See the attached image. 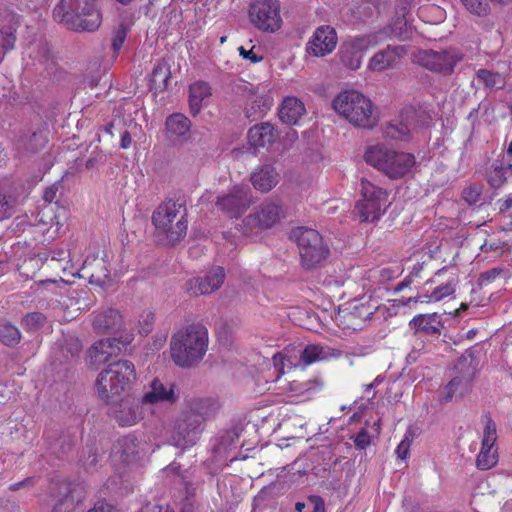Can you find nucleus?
<instances>
[{
    "instance_id": "f8f14e48",
    "label": "nucleus",
    "mask_w": 512,
    "mask_h": 512,
    "mask_svg": "<svg viewBox=\"0 0 512 512\" xmlns=\"http://www.w3.org/2000/svg\"><path fill=\"white\" fill-rule=\"evenodd\" d=\"M250 22L263 32H275L281 28L280 3L278 0H254L248 11Z\"/></svg>"
},
{
    "instance_id": "f257e3e1",
    "label": "nucleus",
    "mask_w": 512,
    "mask_h": 512,
    "mask_svg": "<svg viewBox=\"0 0 512 512\" xmlns=\"http://www.w3.org/2000/svg\"><path fill=\"white\" fill-rule=\"evenodd\" d=\"M332 109L342 119L358 129L371 130L379 122L378 108L360 90L343 89L332 100Z\"/></svg>"
},
{
    "instance_id": "6ab92c4d",
    "label": "nucleus",
    "mask_w": 512,
    "mask_h": 512,
    "mask_svg": "<svg viewBox=\"0 0 512 512\" xmlns=\"http://www.w3.org/2000/svg\"><path fill=\"white\" fill-rule=\"evenodd\" d=\"M224 279V269L220 266L213 267L203 277L188 280L185 289L192 296L210 294L222 286Z\"/></svg>"
},
{
    "instance_id": "4be33fe9",
    "label": "nucleus",
    "mask_w": 512,
    "mask_h": 512,
    "mask_svg": "<svg viewBox=\"0 0 512 512\" xmlns=\"http://www.w3.org/2000/svg\"><path fill=\"white\" fill-rule=\"evenodd\" d=\"M472 378L470 374L453 377L444 387L438 391V402L446 405L458 401L470 393Z\"/></svg>"
},
{
    "instance_id": "de8ad7c7",
    "label": "nucleus",
    "mask_w": 512,
    "mask_h": 512,
    "mask_svg": "<svg viewBox=\"0 0 512 512\" xmlns=\"http://www.w3.org/2000/svg\"><path fill=\"white\" fill-rule=\"evenodd\" d=\"M76 503L72 496L66 495L55 506L54 512H72L75 509Z\"/></svg>"
},
{
    "instance_id": "58836bf2",
    "label": "nucleus",
    "mask_w": 512,
    "mask_h": 512,
    "mask_svg": "<svg viewBox=\"0 0 512 512\" xmlns=\"http://www.w3.org/2000/svg\"><path fill=\"white\" fill-rule=\"evenodd\" d=\"M477 77L485 84L486 87L491 89L502 88L505 85V79L499 73H494L488 70H480L478 71Z\"/></svg>"
},
{
    "instance_id": "e433bc0d",
    "label": "nucleus",
    "mask_w": 512,
    "mask_h": 512,
    "mask_svg": "<svg viewBox=\"0 0 512 512\" xmlns=\"http://www.w3.org/2000/svg\"><path fill=\"white\" fill-rule=\"evenodd\" d=\"M458 283V275L455 272H451L446 283L440 284L433 289V299L436 300V302H439L449 296H453Z\"/></svg>"
},
{
    "instance_id": "72a5a7b5",
    "label": "nucleus",
    "mask_w": 512,
    "mask_h": 512,
    "mask_svg": "<svg viewBox=\"0 0 512 512\" xmlns=\"http://www.w3.org/2000/svg\"><path fill=\"white\" fill-rule=\"evenodd\" d=\"M211 96L210 86L203 81H198L190 85L189 106L193 115H196L202 109L203 103Z\"/></svg>"
},
{
    "instance_id": "f03ea898",
    "label": "nucleus",
    "mask_w": 512,
    "mask_h": 512,
    "mask_svg": "<svg viewBox=\"0 0 512 512\" xmlns=\"http://www.w3.org/2000/svg\"><path fill=\"white\" fill-rule=\"evenodd\" d=\"M411 33V27L408 25L405 13L401 18H397L390 27V34L384 30L372 32L366 35L350 37L343 42L340 48L341 62L350 70L360 68L363 57L371 48L384 43L389 36L406 39Z\"/></svg>"
},
{
    "instance_id": "603ef678",
    "label": "nucleus",
    "mask_w": 512,
    "mask_h": 512,
    "mask_svg": "<svg viewBox=\"0 0 512 512\" xmlns=\"http://www.w3.org/2000/svg\"><path fill=\"white\" fill-rule=\"evenodd\" d=\"M481 195V191L478 187H469L463 191V198L469 204H475L478 202Z\"/></svg>"
},
{
    "instance_id": "69168bd1",
    "label": "nucleus",
    "mask_w": 512,
    "mask_h": 512,
    "mask_svg": "<svg viewBox=\"0 0 512 512\" xmlns=\"http://www.w3.org/2000/svg\"><path fill=\"white\" fill-rule=\"evenodd\" d=\"M304 508L305 504L302 502H297L295 505V509L297 510V512H303Z\"/></svg>"
},
{
    "instance_id": "f704fd0d",
    "label": "nucleus",
    "mask_w": 512,
    "mask_h": 512,
    "mask_svg": "<svg viewBox=\"0 0 512 512\" xmlns=\"http://www.w3.org/2000/svg\"><path fill=\"white\" fill-rule=\"evenodd\" d=\"M438 316L436 314H420L412 318L410 326L413 329L421 330L426 333H436L438 331Z\"/></svg>"
},
{
    "instance_id": "a878e982",
    "label": "nucleus",
    "mask_w": 512,
    "mask_h": 512,
    "mask_svg": "<svg viewBox=\"0 0 512 512\" xmlns=\"http://www.w3.org/2000/svg\"><path fill=\"white\" fill-rule=\"evenodd\" d=\"M83 271L90 283L104 287L109 283V271L103 258L88 256L83 264Z\"/></svg>"
},
{
    "instance_id": "5701e85b",
    "label": "nucleus",
    "mask_w": 512,
    "mask_h": 512,
    "mask_svg": "<svg viewBox=\"0 0 512 512\" xmlns=\"http://www.w3.org/2000/svg\"><path fill=\"white\" fill-rule=\"evenodd\" d=\"M301 353L302 347L300 345H291L273 355L272 362L274 369L277 371L276 380L292 368L303 366Z\"/></svg>"
},
{
    "instance_id": "4468645a",
    "label": "nucleus",
    "mask_w": 512,
    "mask_h": 512,
    "mask_svg": "<svg viewBox=\"0 0 512 512\" xmlns=\"http://www.w3.org/2000/svg\"><path fill=\"white\" fill-rule=\"evenodd\" d=\"M248 185H235L226 193L217 197L216 207L230 218L240 217L252 203Z\"/></svg>"
},
{
    "instance_id": "052dcab7",
    "label": "nucleus",
    "mask_w": 512,
    "mask_h": 512,
    "mask_svg": "<svg viewBox=\"0 0 512 512\" xmlns=\"http://www.w3.org/2000/svg\"><path fill=\"white\" fill-rule=\"evenodd\" d=\"M449 271H450V268H448V267H443V268L439 269V270L435 273L434 278H432V279H430V280H428V281L426 282V285H427L428 283H436V282H437V278L441 277L442 275L446 274V273H447V272H449Z\"/></svg>"
},
{
    "instance_id": "a211bd4d",
    "label": "nucleus",
    "mask_w": 512,
    "mask_h": 512,
    "mask_svg": "<svg viewBox=\"0 0 512 512\" xmlns=\"http://www.w3.org/2000/svg\"><path fill=\"white\" fill-rule=\"evenodd\" d=\"M497 440L496 424L491 418L486 417L482 433L481 449L476 459L479 469L488 470L498 462V453L495 443Z\"/></svg>"
},
{
    "instance_id": "4c0bfd02",
    "label": "nucleus",
    "mask_w": 512,
    "mask_h": 512,
    "mask_svg": "<svg viewBox=\"0 0 512 512\" xmlns=\"http://www.w3.org/2000/svg\"><path fill=\"white\" fill-rule=\"evenodd\" d=\"M7 22L9 26L7 28L2 27L0 29L1 43L4 49L8 50L13 47L15 42V25H16V16L13 14L7 15Z\"/></svg>"
},
{
    "instance_id": "c85d7f7f",
    "label": "nucleus",
    "mask_w": 512,
    "mask_h": 512,
    "mask_svg": "<svg viewBox=\"0 0 512 512\" xmlns=\"http://www.w3.org/2000/svg\"><path fill=\"white\" fill-rule=\"evenodd\" d=\"M278 136L277 130L268 122L253 126L248 132L249 143L256 148L273 144L278 139Z\"/></svg>"
},
{
    "instance_id": "6e6552de",
    "label": "nucleus",
    "mask_w": 512,
    "mask_h": 512,
    "mask_svg": "<svg viewBox=\"0 0 512 512\" xmlns=\"http://www.w3.org/2000/svg\"><path fill=\"white\" fill-rule=\"evenodd\" d=\"M360 194L354 214L361 222L378 220L390 205L388 192L366 179L361 180Z\"/></svg>"
},
{
    "instance_id": "5fc2aeb1",
    "label": "nucleus",
    "mask_w": 512,
    "mask_h": 512,
    "mask_svg": "<svg viewBox=\"0 0 512 512\" xmlns=\"http://www.w3.org/2000/svg\"><path fill=\"white\" fill-rule=\"evenodd\" d=\"M354 443L357 448L365 449L370 444V436L366 429H362L354 438Z\"/></svg>"
},
{
    "instance_id": "cd10ccee",
    "label": "nucleus",
    "mask_w": 512,
    "mask_h": 512,
    "mask_svg": "<svg viewBox=\"0 0 512 512\" xmlns=\"http://www.w3.org/2000/svg\"><path fill=\"white\" fill-rule=\"evenodd\" d=\"M139 443L135 436L128 435L119 439L112 450V461L118 463H131L138 453Z\"/></svg>"
},
{
    "instance_id": "423d86ee",
    "label": "nucleus",
    "mask_w": 512,
    "mask_h": 512,
    "mask_svg": "<svg viewBox=\"0 0 512 512\" xmlns=\"http://www.w3.org/2000/svg\"><path fill=\"white\" fill-rule=\"evenodd\" d=\"M135 376V367L130 361L120 360L110 364L97 377L99 397L106 402L113 401L128 388Z\"/></svg>"
},
{
    "instance_id": "2f4dec72",
    "label": "nucleus",
    "mask_w": 512,
    "mask_h": 512,
    "mask_svg": "<svg viewBox=\"0 0 512 512\" xmlns=\"http://www.w3.org/2000/svg\"><path fill=\"white\" fill-rule=\"evenodd\" d=\"M143 405L141 401L134 403L124 402L114 412V417L119 425L123 427L133 426L144 417Z\"/></svg>"
},
{
    "instance_id": "864d4df0",
    "label": "nucleus",
    "mask_w": 512,
    "mask_h": 512,
    "mask_svg": "<svg viewBox=\"0 0 512 512\" xmlns=\"http://www.w3.org/2000/svg\"><path fill=\"white\" fill-rule=\"evenodd\" d=\"M45 142H46V140L41 134L33 133L30 136L29 147H27V150L36 151V150L42 148L44 146Z\"/></svg>"
},
{
    "instance_id": "39448f33",
    "label": "nucleus",
    "mask_w": 512,
    "mask_h": 512,
    "mask_svg": "<svg viewBox=\"0 0 512 512\" xmlns=\"http://www.w3.org/2000/svg\"><path fill=\"white\" fill-rule=\"evenodd\" d=\"M170 348L171 357L177 366H194L203 359L207 351L208 331L202 325H190L172 337Z\"/></svg>"
},
{
    "instance_id": "09e8293b",
    "label": "nucleus",
    "mask_w": 512,
    "mask_h": 512,
    "mask_svg": "<svg viewBox=\"0 0 512 512\" xmlns=\"http://www.w3.org/2000/svg\"><path fill=\"white\" fill-rule=\"evenodd\" d=\"M13 213V203L0 192V221L10 217Z\"/></svg>"
},
{
    "instance_id": "3c124183",
    "label": "nucleus",
    "mask_w": 512,
    "mask_h": 512,
    "mask_svg": "<svg viewBox=\"0 0 512 512\" xmlns=\"http://www.w3.org/2000/svg\"><path fill=\"white\" fill-rule=\"evenodd\" d=\"M127 30L125 27L121 26L115 32L112 38V47L115 51H119L126 39Z\"/></svg>"
},
{
    "instance_id": "dca6fc26",
    "label": "nucleus",
    "mask_w": 512,
    "mask_h": 512,
    "mask_svg": "<svg viewBox=\"0 0 512 512\" xmlns=\"http://www.w3.org/2000/svg\"><path fill=\"white\" fill-rule=\"evenodd\" d=\"M201 424L202 416L199 413H184L175 423L173 444L181 448L194 445L199 439Z\"/></svg>"
},
{
    "instance_id": "13d9d810",
    "label": "nucleus",
    "mask_w": 512,
    "mask_h": 512,
    "mask_svg": "<svg viewBox=\"0 0 512 512\" xmlns=\"http://www.w3.org/2000/svg\"><path fill=\"white\" fill-rule=\"evenodd\" d=\"M88 512H117V511L110 505L99 504V505H96L93 509L89 510Z\"/></svg>"
},
{
    "instance_id": "9d476101",
    "label": "nucleus",
    "mask_w": 512,
    "mask_h": 512,
    "mask_svg": "<svg viewBox=\"0 0 512 512\" xmlns=\"http://www.w3.org/2000/svg\"><path fill=\"white\" fill-rule=\"evenodd\" d=\"M291 238L297 242L302 264L308 269L316 267L328 256L327 245L314 229L297 227L291 232Z\"/></svg>"
},
{
    "instance_id": "ddd939ff",
    "label": "nucleus",
    "mask_w": 512,
    "mask_h": 512,
    "mask_svg": "<svg viewBox=\"0 0 512 512\" xmlns=\"http://www.w3.org/2000/svg\"><path fill=\"white\" fill-rule=\"evenodd\" d=\"M427 125V117L413 108L406 109L401 119L385 125L383 134L386 138L396 141H406L412 132Z\"/></svg>"
},
{
    "instance_id": "49530a36",
    "label": "nucleus",
    "mask_w": 512,
    "mask_h": 512,
    "mask_svg": "<svg viewBox=\"0 0 512 512\" xmlns=\"http://www.w3.org/2000/svg\"><path fill=\"white\" fill-rule=\"evenodd\" d=\"M168 78H169V71H168V68L166 67V65L162 64V63H158L157 65H155V67L153 68L151 80L154 83L161 81V82H163L164 85H166Z\"/></svg>"
},
{
    "instance_id": "79ce46f5",
    "label": "nucleus",
    "mask_w": 512,
    "mask_h": 512,
    "mask_svg": "<svg viewBox=\"0 0 512 512\" xmlns=\"http://www.w3.org/2000/svg\"><path fill=\"white\" fill-rule=\"evenodd\" d=\"M464 6L472 14L477 16H486L490 11L488 0H461Z\"/></svg>"
},
{
    "instance_id": "c03bdc74",
    "label": "nucleus",
    "mask_w": 512,
    "mask_h": 512,
    "mask_svg": "<svg viewBox=\"0 0 512 512\" xmlns=\"http://www.w3.org/2000/svg\"><path fill=\"white\" fill-rule=\"evenodd\" d=\"M238 51L240 56L243 59L248 60L250 63L256 64L263 60V55L260 52V49L256 48L255 46L249 50L245 49L243 46H240Z\"/></svg>"
},
{
    "instance_id": "e2e57ef3",
    "label": "nucleus",
    "mask_w": 512,
    "mask_h": 512,
    "mask_svg": "<svg viewBox=\"0 0 512 512\" xmlns=\"http://www.w3.org/2000/svg\"><path fill=\"white\" fill-rule=\"evenodd\" d=\"M313 512H325L324 503L322 501L318 500L315 503Z\"/></svg>"
},
{
    "instance_id": "393cba45",
    "label": "nucleus",
    "mask_w": 512,
    "mask_h": 512,
    "mask_svg": "<svg viewBox=\"0 0 512 512\" xmlns=\"http://www.w3.org/2000/svg\"><path fill=\"white\" fill-rule=\"evenodd\" d=\"M305 113L304 103L294 96L285 97L278 109L280 120L287 125H296Z\"/></svg>"
},
{
    "instance_id": "c9c22d12",
    "label": "nucleus",
    "mask_w": 512,
    "mask_h": 512,
    "mask_svg": "<svg viewBox=\"0 0 512 512\" xmlns=\"http://www.w3.org/2000/svg\"><path fill=\"white\" fill-rule=\"evenodd\" d=\"M21 340L19 329L8 321H0V342L5 346H15Z\"/></svg>"
},
{
    "instance_id": "ea45409f",
    "label": "nucleus",
    "mask_w": 512,
    "mask_h": 512,
    "mask_svg": "<svg viewBox=\"0 0 512 512\" xmlns=\"http://www.w3.org/2000/svg\"><path fill=\"white\" fill-rule=\"evenodd\" d=\"M511 170V165L508 166H495L488 175V181L494 188L501 187L507 178V173Z\"/></svg>"
},
{
    "instance_id": "bb28decb",
    "label": "nucleus",
    "mask_w": 512,
    "mask_h": 512,
    "mask_svg": "<svg viewBox=\"0 0 512 512\" xmlns=\"http://www.w3.org/2000/svg\"><path fill=\"white\" fill-rule=\"evenodd\" d=\"M340 355L341 352L338 349L314 343L302 348L301 353L303 366H308L318 361L336 359Z\"/></svg>"
},
{
    "instance_id": "37998d69",
    "label": "nucleus",
    "mask_w": 512,
    "mask_h": 512,
    "mask_svg": "<svg viewBox=\"0 0 512 512\" xmlns=\"http://www.w3.org/2000/svg\"><path fill=\"white\" fill-rule=\"evenodd\" d=\"M45 320L46 318L42 313L33 312L23 318L22 325L27 331H36L44 325Z\"/></svg>"
},
{
    "instance_id": "a18cd8bd",
    "label": "nucleus",
    "mask_w": 512,
    "mask_h": 512,
    "mask_svg": "<svg viewBox=\"0 0 512 512\" xmlns=\"http://www.w3.org/2000/svg\"><path fill=\"white\" fill-rule=\"evenodd\" d=\"M154 322V315L151 312H144L139 319V333L147 335L151 332Z\"/></svg>"
},
{
    "instance_id": "aec40b11",
    "label": "nucleus",
    "mask_w": 512,
    "mask_h": 512,
    "mask_svg": "<svg viewBox=\"0 0 512 512\" xmlns=\"http://www.w3.org/2000/svg\"><path fill=\"white\" fill-rule=\"evenodd\" d=\"M337 34L330 26L318 27L306 46V51L314 57H324L336 48Z\"/></svg>"
},
{
    "instance_id": "c756f323",
    "label": "nucleus",
    "mask_w": 512,
    "mask_h": 512,
    "mask_svg": "<svg viewBox=\"0 0 512 512\" xmlns=\"http://www.w3.org/2000/svg\"><path fill=\"white\" fill-rule=\"evenodd\" d=\"M92 325L99 333L117 331L122 325V318L117 310L108 308L93 314Z\"/></svg>"
},
{
    "instance_id": "a19ab883",
    "label": "nucleus",
    "mask_w": 512,
    "mask_h": 512,
    "mask_svg": "<svg viewBox=\"0 0 512 512\" xmlns=\"http://www.w3.org/2000/svg\"><path fill=\"white\" fill-rule=\"evenodd\" d=\"M273 105V98L265 93L260 95H256L253 100V105L251 109L254 113L260 115H264Z\"/></svg>"
},
{
    "instance_id": "680f3d73",
    "label": "nucleus",
    "mask_w": 512,
    "mask_h": 512,
    "mask_svg": "<svg viewBox=\"0 0 512 512\" xmlns=\"http://www.w3.org/2000/svg\"><path fill=\"white\" fill-rule=\"evenodd\" d=\"M311 385L314 386V388H313L314 390H319L321 388V385L319 383H317V382H314L313 384L307 383V384L303 385V393L308 392L309 390H311L312 389Z\"/></svg>"
},
{
    "instance_id": "9b49d317",
    "label": "nucleus",
    "mask_w": 512,
    "mask_h": 512,
    "mask_svg": "<svg viewBox=\"0 0 512 512\" xmlns=\"http://www.w3.org/2000/svg\"><path fill=\"white\" fill-rule=\"evenodd\" d=\"M461 60L462 54L456 48L420 50L414 55V62L444 75L452 73Z\"/></svg>"
},
{
    "instance_id": "1a4fd4ad",
    "label": "nucleus",
    "mask_w": 512,
    "mask_h": 512,
    "mask_svg": "<svg viewBox=\"0 0 512 512\" xmlns=\"http://www.w3.org/2000/svg\"><path fill=\"white\" fill-rule=\"evenodd\" d=\"M57 192V185H52L45 190L43 198L46 204L38 213L39 220L36 226L39 232H41L48 241L60 235L61 228L68 217V212L65 207L53 203Z\"/></svg>"
},
{
    "instance_id": "2eb2a0df",
    "label": "nucleus",
    "mask_w": 512,
    "mask_h": 512,
    "mask_svg": "<svg viewBox=\"0 0 512 512\" xmlns=\"http://www.w3.org/2000/svg\"><path fill=\"white\" fill-rule=\"evenodd\" d=\"M284 216L282 206L274 200H266L243 221L246 229L245 233L252 232L254 229L264 230L271 228Z\"/></svg>"
},
{
    "instance_id": "0e129e2a",
    "label": "nucleus",
    "mask_w": 512,
    "mask_h": 512,
    "mask_svg": "<svg viewBox=\"0 0 512 512\" xmlns=\"http://www.w3.org/2000/svg\"><path fill=\"white\" fill-rule=\"evenodd\" d=\"M65 253H66V252H65V251H63V250H62V251H60L59 253H53V255H52V259H54V260H58V261H60V260H64V259H65V256H64V255H65Z\"/></svg>"
},
{
    "instance_id": "8fccbe9b",
    "label": "nucleus",
    "mask_w": 512,
    "mask_h": 512,
    "mask_svg": "<svg viewBox=\"0 0 512 512\" xmlns=\"http://www.w3.org/2000/svg\"><path fill=\"white\" fill-rule=\"evenodd\" d=\"M433 298L434 297L432 292L429 293L428 291H424L415 297H409L405 304L410 305L411 303H436V300H434Z\"/></svg>"
},
{
    "instance_id": "338daca9",
    "label": "nucleus",
    "mask_w": 512,
    "mask_h": 512,
    "mask_svg": "<svg viewBox=\"0 0 512 512\" xmlns=\"http://www.w3.org/2000/svg\"><path fill=\"white\" fill-rule=\"evenodd\" d=\"M4 160H5V155L3 153V149L0 147V166L2 165Z\"/></svg>"
},
{
    "instance_id": "7c9ffc66",
    "label": "nucleus",
    "mask_w": 512,
    "mask_h": 512,
    "mask_svg": "<svg viewBox=\"0 0 512 512\" xmlns=\"http://www.w3.org/2000/svg\"><path fill=\"white\" fill-rule=\"evenodd\" d=\"M251 182L255 189L266 193L278 184L279 174L273 166L264 165L252 173Z\"/></svg>"
},
{
    "instance_id": "6e6d98bb",
    "label": "nucleus",
    "mask_w": 512,
    "mask_h": 512,
    "mask_svg": "<svg viewBox=\"0 0 512 512\" xmlns=\"http://www.w3.org/2000/svg\"><path fill=\"white\" fill-rule=\"evenodd\" d=\"M409 448H410V441L407 438L403 439L396 448V454H397L398 458H400L402 460L406 459L409 454Z\"/></svg>"
},
{
    "instance_id": "774afa93",
    "label": "nucleus",
    "mask_w": 512,
    "mask_h": 512,
    "mask_svg": "<svg viewBox=\"0 0 512 512\" xmlns=\"http://www.w3.org/2000/svg\"><path fill=\"white\" fill-rule=\"evenodd\" d=\"M507 152H508L509 155H512V141L510 142V144L508 146Z\"/></svg>"
},
{
    "instance_id": "412c9836",
    "label": "nucleus",
    "mask_w": 512,
    "mask_h": 512,
    "mask_svg": "<svg viewBox=\"0 0 512 512\" xmlns=\"http://www.w3.org/2000/svg\"><path fill=\"white\" fill-rule=\"evenodd\" d=\"M406 54L407 49L405 46H387L370 58L367 68L374 73L386 71L393 68Z\"/></svg>"
},
{
    "instance_id": "f3484780",
    "label": "nucleus",
    "mask_w": 512,
    "mask_h": 512,
    "mask_svg": "<svg viewBox=\"0 0 512 512\" xmlns=\"http://www.w3.org/2000/svg\"><path fill=\"white\" fill-rule=\"evenodd\" d=\"M131 341L132 337L129 334L120 339L107 338L96 341L88 351L89 363L92 365L106 363L112 357L118 356Z\"/></svg>"
},
{
    "instance_id": "4d7b16f0",
    "label": "nucleus",
    "mask_w": 512,
    "mask_h": 512,
    "mask_svg": "<svg viewBox=\"0 0 512 512\" xmlns=\"http://www.w3.org/2000/svg\"><path fill=\"white\" fill-rule=\"evenodd\" d=\"M422 269H423V265L421 263H416L413 266V268L410 272V275L403 282H401L399 284V289H402L403 287L408 286L411 283L412 278L417 277L420 274V272L422 271Z\"/></svg>"
},
{
    "instance_id": "20e7f679",
    "label": "nucleus",
    "mask_w": 512,
    "mask_h": 512,
    "mask_svg": "<svg viewBox=\"0 0 512 512\" xmlns=\"http://www.w3.org/2000/svg\"><path fill=\"white\" fill-rule=\"evenodd\" d=\"M56 21L75 31H96L102 22L98 0H60L54 8Z\"/></svg>"
},
{
    "instance_id": "0eeeda50",
    "label": "nucleus",
    "mask_w": 512,
    "mask_h": 512,
    "mask_svg": "<svg viewBox=\"0 0 512 512\" xmlns=\"http://www.w3.org/2000/svg\"><path fill=\"white\" fill-rule=\"evenodd\" d=\"M152 222L158 234L165 237L168 243H174L185 236L187 221L182 207L168 201L157 207L152 216Z\"/></svg>"
},
{
    "instance_id": "7ed1b4c3",
    "label": "nucleus",
    "mask_w": 512,
    "mask_h": 512,
    "mask_svg": "<svg viewBox=\"0 0 512 512\" xmlns=\"http://www.w3.org/2000/svg\"><path fill=\"white\" fill-rule=\"evenodd\" d=\"M364 159L367 164L392 180L411 177L416 172L417 162L414 154L397 150L385 143L367 146Z\"/></svg>"
},
{
    "instance_id": "b1692460",
    "label": "nucleus",
    "mask_w": 512,
    "mask_h": 512,
    "mask_svg": "<svg viewBox=\"0 0 512 512\" xmlns=\"http://www.w3.org/2000/svg\"><path fill=\"white\" fill-rule=\"evenodd\" d=\"M174 387L170 383H164L159 379H154L149 389L144 393L141 403L142 404H160V403H173L175 401Z\"/></svg>"
},
{
    "instance_id": "bf43d9fd",
    "label": "nucleus",
    "mask_w": 512,
    "mask_h": 512,
    "mask_svg": "<svg viewBox=\"0 0 512 512\" xmlns=\"http://www.w3.org/2000/svg\"><path fill=\"white\" fill-rule=\"evenodd\" d=\"M131 142L130 134L128 132H124L121 136V147L127 149L130 147Z\"/></svg>"
},
{
    "instance_id": "473e14b6",
    "label": "nucleus",
    "mask_w": 512,
    "mask_h": 512,
    "mask_svg": "<svg viewBox=\"0 0 512 512\" xmlns=\"http://www.w3.org/2000/svg\"><path fill=\"white\" fill-rule=\"evenodd\" d=\"M165 125L167 137L172 141L184 139L191 128L190 120L181 113L170 115Z\"/></svg>"
}]
</instances>
